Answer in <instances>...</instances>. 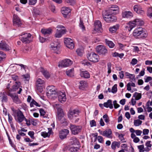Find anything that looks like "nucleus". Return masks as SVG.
<instances>
[{
  "instance_id": "f257e3e1",
  "label": "nucleus",
  "mask_w": 152,
  "mask_h": 152,
  "mask_svg": "<svg viewBox=\"0 0 152 152\" xmlns=\"http://www.w3.org/2000/svg\"><path fill=\"white\" fill-rule=\"evenodd\" d=\"M119 12V8L116 5H112L109 7L108 10H106L102 14L103 18L107 23H111L115 21L117 18L112 14L116 15Z\"/></svg>"
},
{
  "instance_id": "f03ea898",
  "label": "nucleus",
  "mask_w": 152,
  "mask_h": 152,
  "mask_svg": "<svg viewBox=\"0 0 152 152\" xmlns=\"http://www.w3.org/2000/svg\"><path fill=\"white\" fill-rule=\"evenodd\" d=\"M133 34L134 36L138 38L146 37L148 36L147 32L141 27L136 28L134 31Z\"/></svg>"
},
{
  "instance_id": "7ed1b4c3",
  "label": "nucleus",
  "mask_w": 152,
  "mask_h": 152,
  "mask_svg": "<svg viewBox=\"0 0 152 152\" xmlns=\"http://www.w3.org/2000/svg\"><path fill=\"white\" fill-rule=\"evenodd\" d=\"M144 24L143 22L139 19H136L133 21H130L127 26L128 27V30L130 31L136 25L137 26H141Z\"/></svg>"
},
{
  "instance_id": "20e7f679",
  "label": "nucleus",
  "mask_w": 152,
  "mask_h": 152,
  "mask_svg": "<svg viewBox=\"0 0 152 152\" xmlns=\"http://www.w3.org/2000/svg\"><path fill=\"white\" fill-rule=\"evenodd\" d=\"M21 40L24 43H29L32 41L33 37L30 33H25L21 35Z\"/></svg>"
},
{
  "instance_id": "39448f33",
  "label": "nucleus",
  "mask_w": 152,
  "mask_h": 152,
  "mask_svg": "<svg viewBox=\"0 0 152 152\" xmlns=\"http://www.w3.org/2000/svg\"><path fill=\"white\" fill-rule=\"evenodd\" d=\"M97 52L100 55L105 56L107 53V50L104 45H99L97 46L96 48Z\"/></svg>"
},
{
  "instance_id": "423d86ee",
  "label": "nucleus",
  "mask_w": 152,
  "mask_h": 152,
  "mask_svg": "<svg viewBox=\"0 0 152 152\" xmlns=\"http://www.w3.org/2000/svg\"><path fill=\"white\" fill-rule=\"evenodd\" d=\"M47 92L46 95L48 97L51 96H53V95L57 94V91H56V88L54 86H49L47 88Z\"/></svg>"
},
{
  "instance_id": "0eeeda50",
  "label": "nucleus",
  "mask_w": 152,
  "mask_h": 152,
  "mask_svg": "<svg viewBox=\"0 0 152 152\" xmlns=\"http://www.w3.org/2000/svg\"><path fill=\"white\" fill-rule=\"evenodd\" d=\"M87 57L89 61L93 62H97L99 61V56L94 53L88 54Z\"/></svg>"
},
{
  "instance_id": "6e6552de",
  "label": "nucleus",
  "mask_w": 152,
  "mask_h": 152,
  "mask_svg": "<svg viewBox=\"0 0 152 152\" xmlns=\"http://www.w3.org/2000/svg\"><path fill=\"white\" fill-rule=\"evenodd\" d=\"M70 130L72 134L76 135L80 132L81 130L82 127L80 126H75L71 124L70 127Z\"/></svg>"
},
{
  "instance_id": "1a4fd4ad",
  "label": "nucleus",
  "mask_w": 152,
  "mask_h": 152,
  "mask_svg": "<svg viewBox=\"0 0 152 152\" xmlns=\"http://www.w3.org/2000/svg\"><path fill=\"white\" fill-rule=\"evenodd\" d=\"M72 63V61L69 59H67L59 62L58 66L61 67H66L71 65Z\"/></svg>"
},
{
  "instance_id": "9d476101",
  "label": "nucleus",
  "mask_w": 152,
  "mask_h": 152,
  "mask_svg": "<svg viewBox=\"0 0 152 152\" xmlns=\"http://www.w3.org/2000/svg\"><path fill=\"white\" fill-rule=\"evenodd\" d=\"M64 43L69 48L72 49L74 47V44L73 40L69 38H65L64 39Z\"/></svg>"
},
{
  "instance_id": "9b49d317",
  "label": "nucleus",
  "mask_w": 152,
  "mask_h": 152,
  "mask_svg": "<svg viewBox=\"0 0 152 152\" xmlns=\"http://www.w3.org/2000/svg\"><path fill=\"white\" fill-rule=\"evenodd\" d=\"M13 24L14 26L16 27L21 26L22 23L20 19L17 15H13Z\"/></svg>"
},
{
  "instance_id": "f8f14e48",
  "label": "nucleus",
  "mask_w": 152,
  "mask_h": 152,
  "mask_svg": "<svg viewBox=\"0 0 152 152\" xmlns=\"http://www.w3.org/2000/svg\"><path fill=\"white\" fill-rule=\"evenodd\" d=\"M17 119L16 120L19 123L22 122L24 120L25 117L21 111L20 110L17 112Z\"/></svg>"
},
{
  "instance_id": "ddd939ff",
  "label": "nucleus",
  "mask_w": 152,
  "mask_h": 152,
  "mask_svg": "<svg viewBox=\"0 0 152 152\" xmlns=\"http://www.w3.org/2000/svg\"><path fill=\"white\" fill-rule=\"evenodd\" d=\"M69 131L67 129H64L61 131L59 133V137L61 140L66 138L67 135L69 133Z\"/></svg>"
},
{
  "instance_id": "4468645a",
  "label": "nucleus",
  "mask_w": 152,
  "mask_h": 152,
  "mask_svg": "<svg viewBox=\"0 0 152 152\" xmlns=\"http://www.w3.org/2000/svg\"><path fill=\"white\" fill-rule=\"evenodd\" d=\"M8 95L10 96L12 98L13 102L15 103L18 104L21 103V101L18 97L17 95H14L12 94L9 93L8 94Z\"/></svg>"
},
{
  "instance_id": "2eb2a0df",
  "label": "nucleus",
  "mask_w": 152,
  "mask_h": 152,
  "mask_svg": "<svg viewBox=\"0 0 152 152\" xmlns=\"http://www.w3.org/2000/svg\"><path fill=\"white\" fill-rule=\"evenodd\" d=\"M71 10L67 7H63L62 8L61 12L65 18H66L69 14L71 12Z\"/></svg>"
},
{
  "instance_id": "dca6fc26",
  "label": "nucleus",
  "mask_w": 152,
  "mask_h": 152,
  "mask_svg": "<svg viewBox=\"0 0 152 152\" xmlns=\"http://www.w3.org/2000/svg\"><path fill=\"white\" fill-rule=\"evenodd\" d=\"M94 26L95 31L97 32L101 31L100 30L102 29V24L100 21L99 20L95 21L94 23Z\"/></svg>"
},
{
  "instance_id": "f3484780",
  "label": "nucleus",
  "mask_w": 152,
  "mask_h": 152,
  "mask_svg": "<svg viewBox=\"0 0 152 152\" xmlns=\"http://www.w3.org/2000/svg\"><path fill=\"white\" fill-rule=\"evenodd\" d=\"M58 98L59 101L61 103H63L66 100V94L64 92H61L59 93Z\"/></svg>"
},
{
  "instance_id": "a211bd4d",
  "label": "nucleus",
  "mask_w": 152,
  "mask_h": 152,
  "mask_svg": "<svg viewBox=\"0 0 152 152\" xmlns=\"http://www.w3.org/2000/svg\"><path fill=\"white\" fill-rule=\"evenodd\" d=\"M0 49L6 51L10 50V47L5 42L1 41L0 43Z\"/></svg>"
},
{
  "instance_id": "6ab92c4d",
  "label": "nucleus",
  "mask_w": 152,
  "mask_h": 152,
  "mask_svg": "<svg viewBox=\"0 0 152 152\" xmlns=\"http://www.w3.org/2000/svg\"><path fill=\"white\" fill-rule=\"evenodd\" d=\"M56 118L61 124L66 122V120L64 117V113L57 114Z\"/></svg>"
},
{
  "instance_id": "aec40b11",
  "label": "nucleus",
  "mask_w": 152,
  "mask_h": 152,
  "mask_svg": "<svg viewBox=\"0 0 152 152\" xmlns=\"http://www.w3.org/2000/svg\"><path fill=\"white\" fill-rule=\"evenodd\" d=\"M0 99L2 103L7 102L8 101L7 96L4 92L0 93Z\"/></svg>"
},
{
  "instance_id": "412c9836",
  "label": "nucleus",
  "mask_w": 152,
  "mask_h": 152,
  "mask_svg": "<svg viewBox=\"0 0 152 152\" xmlns=\"http://www.w3.org/2000/svg\"><path fill=\"white\" fill-rule=\"evenodd\" d=\"M66 31V29H61L60 30H57L56 32L55 35L56 37L60 38L62 35L65 34Z\"/></svg>"
},
{
  "instance_id": "4be33fe9",
  "label": "nucleus",
  "mask_w": 152,
  "mask_h": 152,
  "mask_svg": "<svg viewBox=\"0 0 152 152\" xmlns=\"http://www.w3.org/2000/svg\"><path fill=\"white\" fill-rule=\"evenodd\" d=\"M41 72L46 78H48L50 77L49 73L46 70H45L42 67H41Z\"/></svg>"
},
{
  "instance_id": "5701e85b",
  "label": "nucleus",
  "mask_w": 152,
  "mask_h": 152,
  "mask_svg": "<svg viewBox=\"0 0 152 152\" xmlns=\"http://www.w3.org/2000/svg\"><path fill=\"white\" fill-rule=\"evenodd\" d=\"M103 105L106 108L109 107L111 109L113 108V105L112 104V101L110 99H109L107 102L104 103Z\"/></svg>"
},
{
  "instance_id": "b1692460",
  "label": "nucleus",
  "mask_w": 152,
  "mask_h": 152,
  "mask_svg": "<svg viewBox=\"0 0 152 152\" xmlns=\"http://www.w3.org/2000/svg\"><path fill=\"white\" fill-rule=\"evenodd\" d=\"M80 75L81 77L84 78H88L90 77L89 72L87 71H81Z\"/></svg>"
},
{
  "instance_id": "393cba45",
  "label": "nucleus",
  "mask_w": 152,
  "mask_h": 152,
  "mask_svg": "<svg viewBox=\"0 0 152 152\" xmlns=\"http://www.w3.org/2000/svg\"><path fill=\"white\" fill-rule=\"evenodd\" d=\"M15 84L14 85L12 88L9 89L10 91H16L19 87L20 83L19 82H15Z\"/></svg>"
},
{
  "instance_id": "a878e982",
  "label": "nucleus",
  "mask_w": 152,
  "mask_h": 152,
  "mask_svg": "<svg viewBox=\"0 0 152 152\" xmlns=\"http://www.w3.org/2000/svg\"><path fill=\"white\" fill-rule=\"evenodd\" d=\"M112 133V132L111 130L110 129H108L103 132L102 135L106 136L108 138H110V135Z\"/></svg>"
},
{
  "instance_id": "bb28decb",
  "label": "nucleus",
  "mask_w": 152,
  "mask_h": 152,
  "mask_svg": "<svg viewBox=\"0 0 152 152\" xmlns=\"http://www.w3.org/2000/svg\"><path fill=\"white\" fill-rule=\"evenodd\" d=\"M48 132H43L41 133V135L44 138L50 136L51 134V132L52 131V129L51 128H48Z\"/></svg>"
},
{
  "instance_id": "cd10ccee",
  "label": "nucleus",
  "mask_w": 152,
  "mask_h": 152,
  "mask_svg": "<svg viewBox=\"0 0 152 152\" xmlns=\"http://www.w3.org/2000/svg\"><path fill=\"white\" fill-rule=\"evenodd\" d=\"M134 11L138 14H141L143 12V10H141L140 6L138 5L134 6Z\"/></svg>"
},
{
  "instance_id": "c85d7f7f",
  "label": "nucleus",
  "mask_w": 152,
  "mask_h": 152,
  "mask_svg": "<svg viewBox=\"0 0 152 152\" xmlns=\"http://www.w3.org/2000/svg\"><path fill=\"white\" fill-rule=\"evenodd\" d=\"M133 16L132 13L130 11H125L122 13V16L124 18H129Z\"/></svg>"
},
{
  "instance_id": "c756f323",
  "label": "nucleus",
  "mask_w": 152,
  "mask_h": 152,
  "mask_svg": "<svg viewBox=\"0 0 152 152\" xmlns=\"http://www.w3.org/2000/svg\"><path fill=\"white\" fill-rule=\"evenodd\" d=\"M52 30L50 28L48 29H41L42 33L44 35H47L50 34L52 33Z\"/></svg>"
},
{
  "instance_id": "7c9ffc66",
  "label": "nucleus",
  "mask_w": 152,
  "mask_h": 152,
  "mask_svg": "<svg viewBox=\"0 0 152 152\" xmlns=\"http://www.w3.org/2000/svg\"><path fill=\"white\" fill-rule=\"evenodd\" d=\"M104 40L106 45H108L109 48H112L114 47L115 44L112 41L106 39H105Z\"/></svg>"
},
{
  "instance_id": "2f4dec72",
  "label": "nucleus",
  "mask_w": 152,
  "mask_h": 152,
  "mask_svg": "<svg viewBox=\"0 0 152 152\" xmlns=\"http://www.w3.org/2000/svg\"><path fill=\"white\" fill-rule=\"evenodd\" d=\"M74 69L73 68H72L71 69L68 70L66 71V73L67 76H68L72 77L74 76Z\"/></svg>"
},
{
  "instance_id": "473e14b6",
  "label": "nucleus",
  "mask_w": 152,
  "mask_h": 152,
  "mask_svg": "<svg viewBox=\"0 0 152 152\" xmlns=\"http://www.w3.org/2000/svg\"><path fill=\"white\" fill-rule=\"evenodd\" d=\"M119 28V26L116 25L115 26H114L110 28L109 29V31L112 33H114L116 32L117 29Z\"/></svg>"
},
{
  "instance_id": "72a5a7b5",
  "label": "nucleus",
  "mask_w": 152,
  "mask_h": 152,
  "mask_svg": "<svg viewBox=\"0 0 152 152\" xmlns=\"http://www.w3.org/2000/svg\"><path fill=\"white\" fill-rule=\"evenodd\" d=\"M120 143L119 142H118L116 141H114L112 142L111 144V148L113 150H115L116 146H117L118 148H119L120 146Z\"/></svg>"
},
{
  "instance_id": "f704fd0d",
  "label": "nucleus",
  "mask_w": 152,
  "mask_h": 152,
  "mask_svg": "<svg viewBox=\"0 0 152 152\" xmlns=\"http://www.w3.org/2000/svg\"><path fill=\"white\" fill-rule=\"evenodd\" d=\"M80 84L79 88L81 90H83L86 86L87 85V83L86 81L83 80L80 81Z\"/></svg>"
},
{
  "instance_id": "c9c22d12",
  "label": "nucleus",
  "mask_w": 152,
  "mask_h": 152,
  "mask_svg": "<svg viewBox=\"0 0 152 152\" xmlns=\"http://www.w3.org/2000/svg\"><path fill=\"white\" fill-rule=\"evenodd\" d=\"M142 94L141 93H138L137 92L134 93L133 95V97L135 98L136 100H138L141 98Z\"/></svg>"
},
{
  "instance_id": "e433bc0d",
  "label": "nucleus",
  "mask_w": 152,
  "mask_h": 152,
  "mask_svg": "<svg viewBox=\"0 0 152 152\" xmlns=\"http://www.w3.org/2000/svg\"><path fill=\"white\" fill-rule=\"evenodd\" d=\"M52 50L54 51V52L57 54H59L60 51H59L60 46L57 47L53 46V47H51Z\"/></svg>"
},
{
  "instance_id": "4c0bfd02",
  "label": "nucleus",
  "mask_w": 152,
  "mask_h": 152,
  "mask_svg": "<svg viewBox=\"0 0 152 152\" xmlns=\"http://www.w3.org/2000/svg\"><path fill=\"white\" fill-rule=\"evenodd\" d=\"M6 57V54H5L3 52L0 51V62L3 61V60L5 59Z\"/></svg>"
},
{
  "instance_id": "58836bf2",
  "label": "nucleus",
  "mask_w": 152,
  "mask_h": 152,
  "mask_svg": "<svg viewBox=\"0 0 152 152\" xmlns=\"http://www.w3.org/2000/svg\"><path fill=\"white\" fill-rule=\"evenodd\" d=\"M79 26L81 28V29L83 30H85V27L84 25V23H83V20H82L81 18H80V23H79Z\"/></svg>"
},
{
  "instance_id": "ea45409f",
  "label": "nucleus",
  "mask_w": 152,
  "mask_h": 152,
  "mask_svg": "<svg viewBox=\"0 0 152 152\" xmlns=\"http://www.w3.org/2000/svg\"><path fill=\"white\" fill-rule=\"evenodd\" d=\"M34 105H35L37 107H40V105H39L38 103L36 102L34 99H32L31 102L30 103V106L31 107L33 106Z\"/></svg>"
},
{
  "instance_id": "a19ab883",
  "label": "nucleus",
  "mask_w": 152,
  "mask_h": 152,
  "mask_svg": "<svg viewBox=\"0 0 152 152\" xmlns=\"http://www.w3.org/2000/svg\"><path fill=\"white\" fill-rule=\"evenodd\" d=\"M142 121L139 119L134 120V124L135 126H138L140 125L142 123Z\"/></svg>"
},
{
  "instance_id": "79ce46f5",
  "label": "nucleus",
  "mask_w": 152,
  "mask_h": 152,
  "mask_svg": "<svg viewBox=\"0 0 152 152\" xmlns=\"http://www.w3.org/2000/svg\"><path fill=\"white\" fill-rule=\"evenodd\" d=\"M33 14L36 16L40 14V12L39 9L37 8H34L33 10Z\"/></svg>"
},
{
  "instance_id": "37998d69",
  "label": "nucleus",
  "mask_w": 152,
  "mask_h": 152,
  "mask_svg": "<svg viewBox=\"0 0 152 152\" xmlns=\"http://www.w3.org/2000/svg\"><path fill=\"white\" fill-rule=\"evenodd\" d=\"M79 113V111L77 110H73L69 111V113L71 115H73L75 114H78Z\"/></svg>"
},
{
  "instance_id": "c03bdc74",
  "label": "nucleus",
  "mask_w": 152,
  "mask_h": 152,
  "mask_svg": "<svg viewBox=\"0 0 152 152\" xmlns=\"http://www.w3.org/2000/svg\"><path fill=\"white\" fill-rule=\"evenodd\" d=\"M78 149L79 148H78L71 147L69 148V150L71 152H76L78 151Z\"/></svg>"
},
{
  "instance_id": "a18cd8bd",
  "label": "nucleus",
  "mask_w": 152,
  "mask_h": 152,
  "mask_svg": "<svg viewBox=\"0 0 152 152\" xmlns=\"http://www.w3.org/2000/svg\"><path fill=\"white\" fill-rule=\"evenodd\" d=\"M117 85L115 84L112 88L111 92L113 93H115L117 91Z\"/></svg>"
},
{
  "instance_id": "49530a36",
  "label": "nucleus",
  "mask_w": 152,
  "mask_h": 152,
  "mask_svg": "<svg viewBox=\"0 0 152 152\" xmlns=\"http://www.w3.org/2000/svg\"><path fill=\"white\" fill-rule=\"evenodd\" d=\"M103 117L106 123H108L110 121L109 118L107 114L104 115Z\"/></svg>"
},
{
  "instance_id": "de8ad7c7",
  "label": "nucleus",
  "mask_w": 152,
  "mask_h": 152,
  "mask_svg": "<svg viewBox=\"0 0 152 152\" xmlns=\"http://www.w3.org/2000/svg\"><path fill=\"white\" fill-rule=\"evenodd\" d=\"M45 83V81L43 80H42L40 78H38L37 80V85H41Z\"/></svg>"
},
{
  "instance_id": "09e8293b",
  "label": "nucleus",
  "mask_w": 152,
  "mask_h": 152,
  "mask_svg": "<svg viewBox=\"0 0 152 152\" xmlns=\"http://www.w3.org/2000/svg\"><path fill=\"white\" fill-rule=\"evenodd\" d=\"M107 69H108V73L109 74H110L111 72V64L110 62H108L107 64Z\"/></svg>"
},
{
  "instance_id": "8fccbe9b",
  "label": "nucleus",
  "mask_w": 152,
  "mask_h": 152,
  "mask_svg": "<svg viewBox=\"0 0 152 152\" xmlns=\"http://www.w3.org/2000/svg\"><path fill=\"white\" fill-rule=\"evenodd\" d=\"M71 140L72 141H71V142H73L72 144H75V143L77 144V143H79L78 140L75 137H72Z\"/></svg>"
},
{
  "instance_id": "3c124183",
  "label": "nucleus",
  "mask_w": 152,
  "mask_h": 152,
  "mask_svg": "<svg viewBox=\"0 0 152 152\" xmlns=\"http://www.w3.org/2000/svg\"><path fill=\"white\" fill-rule=\"evenodd\" d=\"M124 135L122 134H119L118 135V137L119 139L121 140V141L122 142H126L124 137Z\"/></svg>"
},
{
  "instance_id": "603ef678",
  "label": "nucleus",
  "mask_w": 152,
  "mask_h": 152,
  "mask_svg": "<svg viewBox=\"0 0 152 152\" xmlns=\"http://www.w3.org/2000/svg\"><path fill=\"white\" fill-rule=\"evenodd\" d=\"M137 147L139 150V152H143L145 151L144 150V145H143L138 146Z\"/></svg>"
},
{
  "instance_id": "864d4df0",
  "label": "nucleus",
  "mask_w": 152,
  "mask_h": 152,
  "mask_svg": "<svg viewBox=\"0 0 152 152\" xmlns=\"http://www.w3.org/2000/svg\"><path fill=\"white\" fill-rule=\"evenodd\" d=\"M28 134L32 139H35V137L34 136V133L33 131H30L29 132Z\"/></svg>"
},
{
  "instance_id": "5fc2aeb1",
  "label": "nucleus",
  "mask_w": 152,
  "mask_h": 152,
  "mask_svg": "<svg viewBox=\"0 0 152 152\" xmlns=\"http://www.w3.org/2000/svg\"><path fill=\"white\" fill-rule=\"evenodd\" d=\"M66 2L69 3L70 5H73L75 4V0H65Z\"/></svg>"
},
{
  "instance_id": "6e6d98bb",
  "label": "nucleus",
  "mask_w": 152,
  "mask_h": 152,
  "mask_svg": "<svg viewBox=\"0 0 152 152\" xmlns=\"http://www.w3.org/2000/svg\"><path fill=\"white\" fill-rule=\"evenodd\" d=\"M76 52L79 56H81L83 54V50L80 48H78L76 50Z\"/></svg>"
},
{
  "instance_id": "4d7b16f0",
  "label": "nucleus",
  "mask_w": 152,
  "mask_h": 152,
  "mask_svg": "<svg viewBox=\"0 0 152 152\" xmlns=\"http://www.w3.org/2000/svg\"><path fill=\"white\" fill-rule=\"evenodd\" d=\"M90 125L91 127L96 126V123L94 120H92L90 121Z\"/></svg>"
},
{
  "instance_id": "13d9d810",
  "label": "nucleus",
  "mask_w": 152,
  "mask_h": 152,
  "mask_svg": "<svg viewBox=\"0 0 152 152\" xmlns=\"http://www.w3.org/2000/svg\"><path fill=\"white\" fill-rule=\"evenodd\" d=\"M113 104L114 107L115 109H116L120 107L119 104L117 103V102L116 100H115L113 102Z\"/></svg>"
},
{
  "instance_id": "bf43d9fd",
  "label": "nucleus",
  "mask_w": 152,
  "mask_h": 152,
  "mask_svg": "<svg viewBox=\"0 0 152 152\" xmlns=\"http://www.w3.org/2000/svg\"><path fill=\"white\" fill-rule=\"evenodd\" d=\"M29 2V4L30 5H34L37 2V0H28Z\"/></svg>"
},
{
  "instance_id": "052dcab7",
  "label": "nucleus",
  "mask_w": 152,
  "mask_h": 152,
  "mask_svg": "<svg viewBox=\"0 0 152 152\" xmlns=\"http://www.w3.org/2000/svg\"><path fill=\"white\" fill-rule=\"evenodd\" d=\"M37 90L40 93H42L43 91L42 88L41 86L39 85H37Z\"/></svg>"
},
{
  "instance_id": "680f3d73",
  "label": "nucleus",
  "mask_w": 152,
  "mask_h": 152,
  "mask_svg": "<svg viewBox=\"0 0 152 152\" xmlns=\"http://www.w3.org/2000/svg\"><path fill=\"white\" fill-rule=\"evenodd\" d=\"M39 111L40 115L43 116L45 115V112L44 110L42 108H41L39 109Z\"/></svg>"
},
{
  "instance_id": "e2e57ef3",
  "label": "nucleus",
  "mask_w": 152,
  "mask_h": 152,
  "mask_svg": "<svg viewBox=\"0 0 152 152\" xmlns=\"http://www.w3.org/2000/svg\"><path fill=\"white\" fill-rule=\"evenodd\" d=\"M137 60L136 58H133L132 59L131 64L133 65H134L137 63Z\"/></svg>"
},
{
  "instance_id": "0e129e2a",
  "label": "nucleus",
  "mask_w": 152,
  "mask_h": 152,
  "mask_svg": "<svg viewBox=\"0 0 152 152\" xmlns=\"http://www.w3.org/2000/svg\"><path fill=\"white\" fill-rule=\"evenodd\" d=\"M152 11V9L151 8H149V9L148 10V14H147L148 16L150 17L151 18L152 17V13L150 12Z\"/></svg>"
},
{
  "instance_id": "69168bd1",
  "label": "nucleus",
  "mask_w": 152,
  "mask_h": 152,
  "mask_svg": "<svg viewBox=\"0 0 152 152\" xmlns=\"http://www.w3.org/2000/svg\"><path fill=\"white\" fill-rule=\"evenodd\" d=\"M134 77L135 75L134 74H131L129 77V78L130 80V81L132 82L134 79L135 80V79Z\"/></svg>"
},
{
  "instance_id": "338daca9",
  "label": "nucleus",
  "mask_w": 152,
  "mask_h": 152,
  "mask_svg": "<svg viewBox=\"0 0 152 152\" xmlns=\"http://www.w3.org/2000/svg\"><path fill=\"white\" fill-rule=\"evenodd\" d=\"M8 121H9V123H12L13 122L12 121V116L9 113L8 114Z\"/></svg>"
},
{
  "instance_id": "774afa93",
  "label": "nucleus",
  "mask_w": 152,
  "mask_h": 152,
  "mask_svg": "<svg viewBox=\"0 0 152 152\" xmlns=\"http://www.w3.org/2000/svg\"><path fill=\"white\" fill-rule=\"evenodd\" d=\"M98 141L100 143H102L104 140L103 137L101 136H98L97 137Z\"/></svg>"
}]
</instances>
